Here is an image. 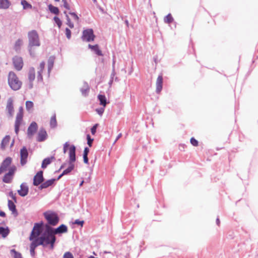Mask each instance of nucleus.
<instances>
[{"mask_svg":"<svg viewBox=\"0 0 258 258\" xmlns=\"http://www.w3.org/2000/svg\"><path fill=\"white\" fill-rule=\"evenodd\" d=\"M41 239V245L44 247L49 246V249L52 250L54 248V243L56 241V237L52 231V227L48 224L45 225V230L40 236Z\"/></svg>","mask_w":258,"mask_h":258,"instance_id":"f257e3e1","label":"nucleus"},{"mask_svg":"<svg viewBox=\"0 0 258 258\" xmlns=\"http://www.w3.org/2000/svg\"><path fill=\"white\" fill-rule=\"evenodd\" d=\"M28 49L30 55L34 57L35 56V47L40 46L38 34L36 30H32L28 33Z\"/></svg>","mask_w":258,"mask_h":258,"instance_id":"f03ea898","label":"nucleus"},{"mask_svg":"<svg viewBox=\"0 0 258 258\" xmlns=\"http://www.w3.org/2000/svg\"><path fill=\"white\" fill-rule=\"evenodd\" d=\"M8 83L10 87L15 91L19 90L22 85V82L13 72H10L9 74Z\"/></svg>","mask_w":258,"mask_h":258,"instance_id":"7ed1b4c3","label":"nucleus"},{"mask_svg":"<svg viewBox=\"0 0 258 258\" xmlns=\"http://www.w3.org/2000/svg\"><path fill=\"white\" fill-rule=\"evenodd\" d=\"M44 216L47 221L49 225L55 226L59 221V217L54 212H46L44 213Z\"/></svg>","mask_w":258,"mask_h":258,"instance_id":"20e7f679","label":"nucleus"},{"mask_svg":"<svg viewBox=\"0 0 258 258\" xmlns=\"http://www.w3.org/2000/svg\"><path fill=\"white\" fill-rule=\"evenodd\" d=\"M42 223H37L35 224L30 236L29 239L30 240H32L35 238H38V236H39L42 232Z\"/></svg>","mask_w":258,"mask_h":258,"instance_id":"39448f33","label":"nucleus"},{"mask_svg":"<svg viewBox=\"0 0 258 258\" xmlns=\"http://www.w3.org/2000/svg\"><path fill=\"white\" fill-rule=\"evenodd\" d=\"M95 35L92 29H88L83 31L82 36V39L83 41L90 42L93 41Z\"/></svg>","mask_w":258,"mask_h":258,"instance_id":"423d86ee","label":"nucleus"},{"mask_svg":"<svg viewBox=\"0 0 258 258\" xmlns=\"http://www.w3.org/2000/svg\"><path fill=\"white\" fill-rule=\"evenodd\" d=\"M35 79V70L33 67L29 68L28 72V87L31 89L33 87V81Z\"/></svg>","mask_w":258,"mask_h":258,"instance_id":"0eeeda50","label":"nucleus"},{"mask_svg":"<svg viewBox=\"0 0 258 258\" xmlns=\"http://www.w3.org/2000/svg\"><path fill=\"white\" fill-rule=\"evenodd\" d=\"M28 152L26 147H23L20 150V163L22 166L25 165L27 162Z\"/></svg>","mask_w":258,"mask_h":258,"instance_id":"6e6552de","label":"nucleus"},{"mask_svg":"<svg viewBox=\"0 0 258 258\" xmlns=\"http://www.w3.org/2000/svg\"><path fill=\"white\" fill-rule=\"evenodd\" d=\"M13 62L15 68L18 70H22L23 66V61L22 57L16 56L13 58Z\"/></svg>","mask_w":258,"mask_h":258,"instance_id":"1a4fd4ad","label":"nucleus"},{"mask_svg":"<svg viewBox=\"0 0 258 258\" xmlns=\"http://www.w3.org/2000/svg\"><path fill=\"white\" fill-rule=\"evenodd\" d=\"M43 171H40L34 176L33 184L35 186H38L43 182Z\"/></svg>","mask_w":258,"mask_h":258,"instance_id":"9d476101","label":"nucleus"},{"mask_svg":"<svg viewBox=\"0 0 258 258\" xmlns=\"http://www.w3.org/2000/svg\"><path fill=\"white\" fill-rule=\"evenodd\" d=\"M11 163L12 158L11 157H7L3 161L0 166V175L7 171Z\"/></svg>","mask_w":258,"mask_h":258,"instance_id":"9b49d317","label":"nucleus"},{"mask_svg":"<svg viewBox=\"0 0 258 258\" xmlns=\"http://www.w3.org/2000/svg\"><path fill=\"white\" fill-rule=\"evenodd\" d=\"M38 128L37 123L33 121L28 128L27 136L29 139H31L34 134L36 133Z\"/></svg>","mask_w":258,"mask_h":258,"instance_id":"f8f14e48","label":"nucleus"},{"mask_svg":"<svg viewBox=\"0 0 258 258\" xmlns=\"http://www.w3.org/2000/svg\"><path fill=\"white\" fill-rule=\"evenodd\" d=\"M23 114L17 113L15 122V132L17 135L19 131V127L21 124L23 119Z\"/></svg>","mask_w":258,"mask_h":258,"instance_id":"ddd939ff","label":"nucleus"},{"mask_svg":"<svg viewBox=\"0 0 258 258\" xmlns=\"http://www.w3.org/2000/svg\"><path fill=\"white\" fill-rule=\"evenodd\" d=\"M6 110L10 116H13L14 112L13 106V100L12 98H9L7 101Z\"/></svg>","mask_w":258,"mask_h":258,"instance_id":"4468645a","label":"nucleus"},{"mask_svg":"<svg viewBox=\"0 0 258 258\" xmlns=\"http://www.w3.org/2000/svg\"><path fill=\"white\" fill-rule=\"evenodd\" d=\"M76 161V147L72 145L69 149V163L74 164Z\"/></svg>","mask_w":258,"mask_h":258,"instance_id":"2eb2a0df","label":"nucleus"},{"mask_svg":"<svg viewBox=\"0 0 258 258\" xmlns=\"http://www.w3.org/2000/svg\"><path fill=\"white\" fill-rule=\"evenodd\" d=\"M29 191V188L26 183H22L20 185V189L18 190V194L21 197H25L27 195Z\"/></svg>","mask_w":258,"mask_h":258,"instance_id":"dca6fc26","label":"nucleus"},{"mask_svg":"<svg viewBox=\"0 0 258 258\" xmlns=\"http://www.w3.org/2000/svg\"><path fill=\"white\" fill-rule=\"evenodd\" d=\"M52 231L55 235L66 233L68 231V227L66 225L61 224L57 228H52Z\"/></svg>","mask_w":258,"mask_h":258,"instance_id":"f3484780","label":"nucleus"},{"mask_svg":"<svg viewBox=\"0 0 258 258\" xmlns=\"http://www.w3.org/2000/svg\"><path fill=\"white\" fill-rule=\"evenodd\" d=\"M45 64L44 61H42L40 63L39 67L38 68L37 79L38 82H41L43 80L42 73L44 69Z\"/></svg>","mask_w":258,"mask_h":258,"instance_id":"a211bd4d","label":"nucleus"},{"mask_svg":"<svg viewBox=\"0 0 258 258\" xmlns=\"http://www.w3.org/2000/svg\"><path fill=\"white\" fill-rule=\"evenodd\" d=\"M55 179H51L46 181L45 182H42V184L39 186V189H42L44 188H46L50 186H51L54 182Z\"/></svg>","mask_w":258,"mask_h":258,"instance_id":"6ab92c4d","label":"nucleus"},{"mask_svg":"<svg viewBox=\"0 0 258 258\" xmlns=\"http://www.w3.org/2000/svg\"><path fill=\"white\" fill-rule=\"evenodd\" d=\"M46 132L44 129L42 128L39 131L38 134L37 141L38 142L44 141L46 139Z\"/></svg>","mask_w":258,"mask_h":258,"instance_id":"aec40b11","label":"nucleus"},{"mask_svg":"<svg viewBox=\"0 0 258 258\" xmlns=\"http://www.w3.org/2000/svg\"><path fill=\"white\" fill-rule=\"evenodd\" d=\"M163 78L161 75L158 77L156 81V92L159 93L162 89Z\"/></svg>","mask_w":258,"mask_h":258,"instance_id":"412c9836","label":"nucleus"},{"mask_svg":"<svg viewBox=\"0 0 258 258\" xmlns=\"http://www.w3.org/2000/svg\"><path fill=\"white\" fill-rule=\"evenodd\" d=\"M88 47L90 48L92 51H93L98 56H102L103 54L102 53L101 50L99 49L98 45H92L91 44L88 45Z\"/></svg>","mask_w":258,"mask_h":258,"instance_id":"4be33fe9","label":"nucleus"},{"mask_svg":"<svg viewBox=\"0 0 258 258\" xmlns=\"http://www.w3.org/2000/svg\"><path fill=\"white\" fill-rule=\"evenodd\" d=\"M55 159L54 156L50 158H46L44 159L42 163L41 167L43 169L46 168L47 166L51 163V162Z\"/></svg>","mask_w":258,"mask_h":258,"instance_id":"5701e85b","label":"nucleus"},{"mask_svg":"<svg viewBox=\"0 0 258 258\" xmlns=\"http://www.w3.org/2000/svg\"><path fill=\"white\" fill-rule=\"evenodd\" d=\"M90 90V87L87 83L84 82L83 87L81 89L82 94L84 96H87Z\"/></svg>","mask_w":258,"mask_h":258,"instance_id":"b1692460","label":"nucleus"},{"mask_svg":"<svg viewBox=\"0 0 258 258\" xmlns=\"http://www.w3.org/2000/svg\"><path fill=\"white\" fill-rule=\"evenodd\" d=\"M11 5L9 0H0V9H8Z\"/></svg>","mask_w":258,"mask_h":258,"instance_id":"393cba45","label":"nucleus"},{"mask_svg":"<svg viewBox=\"0 0 258 258\" xmlns=\"http://www.w3.org/2000/svg\"><path fill=\"white\" fill-rule=\"evenodd\" d=\"M55 57L53 56H51L49 57L48 60V74L50 73L51 69L53 68L54 61Z\"/></svg>","mask_w":258,"mask_h":258,"instance_id":"a878e982","label":"nucleus"},{"mask_svg":"<svg viewBox=\"0 0 258 258\" xmlns=\"http://www.w3.org/2000/svg\"><path fill=\"white\" fill-rule=\"evenodd\" d=\"M10 140V136H6L2 140L1 143V149H5L6 146L8 145Z\"/></svg>","mask_w":258,"mask_h":258,"instance_id":"bb28decb","label":"nucleus"},{"mask_svg":"<svg viewBox=\"0 0 258 258\" xmlns=\"http://www.w3.org/2000/svg\"><path fill=\"white\" fill-rule=\"evenodd\" d=\"M8 207L9 210L11 211L13 214H17L16 206L14 203L10 200H8Z\"/></svg>","mask_w":258,"mask_h":258,"instance_id":"cd10ccee","label":"nucleus"},{"mask_svg":"<svg viewBox=\"0 0 258 258\" xmlns=\"http://www.w3.org/2000/svg\"><path fill=\"white\" fill-rule=\"evenodd\" d=\"M13 178V176L7 173L4 175L3 178V181L6 183H10L11 182Z\"/></svg>","mask_w":258,"mask_h":258,"instance_id":"c85d7f7f","label":"nucleus"},{"mask_svg":"<svg viewBox=\"0 0 258 258\" xmlns=\"http://www.w3.org/2000/svg\"><path fill=\"white\" fill-rule=\"evenodd\" d=\"M41 242V239L40 237L38 238H35V239H34L32 242L31 243L30 247H32L34 249L38 246V245H41L40 243Z\"/></svg>","mask_w":258,"mask_h":258,"instance_id":"c756f323","label":"nucleus"},{"mask_svg":"<svg viewBox=\"0 0 258 258\" xmlns=\"http://www.w3.org/2000/svg\"><path fill=\"white\" fill-rule=\"evenodd\" d=\"M75 168V164L69 163V167L62 172V175H67L70 173Z\"/></svg>","mask_w":258,"mask_h":258,"instance_id":"7c9ffc66","label":"nucleus"},{"mask_svg":"<svg viewBox=\"0 0 258 258\" xmlns=\"http://www.w3.org/2000/svg\"><path fill=\"white\" fill-rule=\"evenodd\" d=\"M98 98L100 101V105L105 107L106 105V99L105 95H99L98 96Z\"/></svg>","mask_w":258,"mask_h":258,"instance_id":"2f4dec72","label":"nucleus"},{"mask_svg":"<svg viewBox=\"0 0 258 258\" xmlns=\"http://www.w3.org/2000/svg\"><path fill=\"white\" fill-rule=\"evenodd\" d=\"M9 233V230L8 228H4L3 227H0V235L3 237H6Z\"/></svg>","mask_w":258,"mask_h":258,"instance_id":"473e14b6","label":"nucleus"},{"mask_svg":"<svg viewBox=\"0 0 258 258\" xmlns=\"http://www.w3.org/2000/svg\"><path fill=\"white\" fill-rule=\"evenodd\" d=\"M50 125L51 128H55L57 126V121L55 114H54L52 116H51L50 121Z\"/></svg>","mask_w":258,"mask_h":258,"instance_id":"72a5a7b5","label":"nucleus"},{"mask_svg":"<svg viewBox=\"0 0 258 258\" xmlns=\"http://www.w3.org/2000/svg\"><path fill=\"white\" fill-rule=\"evenodd\" d=\"M48 9L51 13H53L55 15H58L59 13V9H58V8L53 6L51 5H49L48 6Z\"/></svg>","mask_w":258,"mask_h":258,"instance_id":"f704fd0d","label":"nucleus"},{"mask_svg":"<svg viewBox=\"0 0 258 258\" xmlns=\"http://www.w3.org/2000/svg\"><path fill=\"white\" fill-rule=\"evenodd\" d=\"M23 42L22 39H18L16 41L15 44V49L16 51H18L20 49L21 46L23 45Z\"/></svg>","mask_w":258,"mask_h":258,"instance_id":"c9c22d12","label":"nucleus"},{"mask_svg":"<svg viewBox=\"0 0 258 258\" xmlns=\"http://www.w3.org/2000/svg\"><path fill=\"white\" fill-rule=\"evenodd\" d=\"M21 4L23 6V9L25 10L32 8V5L31 4H30L29 3H28L25 0L21 1Z\"/></svg>","mask_w":258,"mask_h":258,"instance_id":"e433bc0d","label":"nucleus"},{"mask_svg":"<svg viewBox=\"0 0 258 258\" xmlns=\"http://www.w3.org/2000/svg\"><path fill=\"white\" fill-rule=\"evenodd\" d=\"M11 255L14 258H23L20 253L17 252L14 249H11Z\"/></svg>","mask_w":258,"mask_h":258,"instance_id":"4c0bfd02","label":"nucleus"},{"mask_svg":"<svg viewBox=\"0 0 258 258\" xmlns=\"http://www.w3.org/2000/svg\"><path fill=\"white\" fill-rule=\"evenodd\" d=\"M164 21L165 23L170 24L173 21V19L171 15L169 14L164 18Z\"/></svg>","mask_w":258,"mask_h":258,"instance_id":"58836bf2","label":"nucleus"},{"mask_svg":"<svg viewBox=\"0 0 258 258\" xmlns=\"http://www.w3.org/2000/svg\"><path fill=\"white\" fill-rule=\"evenodd\" d=\"M33 107V103L31 101H27L26 102V108L27 111H30Z\"/></svg>","mask_w":258,"mask_h":258,"instance_id":"ea45409f","label":"nucleus"},{"mask_svg":"<svg viewBox=\"0 0 258 258\" xmlns=\"http://www.w3.org/2000/svg\"><path fill=\"white\" fill-rule=\"evenodd\" d=\"M64 14L66 15L67 23V24L71 28H73L74 27V24L71 22L70 18L67 14V12L64 11Z\"/></svg>","mask_w":258,"mask_h":258,"instance_id":"a19ab883","label":"nucleus"},{"mask_svg":"<svg viewBox=\"0 0 258 258\" xmlns=\"http://www.w3.org/2000/svg\"><path fill=\"white\" fill-rule=\"evenodd\" d=\"M16 169L17 168L15 166H11L9 169V172L8 173L13 176L15 171H16Z\"/></svg>","mask_w":258,"mask_h":258,"instance_id":"79ce46f5","label":"nucleus"},{"mask_svg":"<svg viewBox=\"0 0 258 258\" xmlns=\"http://www.w3.org/2000/svg\"><path fill=\"white\" fill-rule=\"evenodd\" d=\"M53 20L55 21V22L56 23V24L57 25L58 27L59 28H60L61 27V25L62 24L60 20L57 17H54L53 18Z\"/></svg>","mask_w":258,"mask_h":258,"instance_id":"37998d69","label":"nucleus"},{"mask_svg":"<svg viewBox=\"0 0 258 258\" xmlns=\"http://www.w3.org/2000/svg\"><path fill=\"white\" fill-rule=\"evenodd\" d=\"M63 258H74V256L70 252H66L63 254Z\"/></svg>","mask_w":258,"mask_h":258,"instance_id":"c03bdc74","label":"nucleus"},{"mask_svg":"<svg viewBox=\"0 0 258 258\" xmlns=\"http://www.w3.org/2000/svg\"><path fill=\"white\" fill-rule=\"evenodd\" d=\"M87 144L90 146L91 147L92 145V143L93 141V139L91 138V137L89 135H88L87 136Z\"/></svg>","mask_w":258,"mask_h":258,"instance_id":"a18cd8bd","label":"nucleus"},{"mask_svg":"<svg viewBox=\"0 0 258 258\" xmlns=\"http://www.w3.org/2000/svg\"><path fill=\"white\" fill-rule=\"evenodd\" d=\"M190 143L194 146H198V141L196 140L194 138H191L190 139Z\"/></svg>","mask_w":258,"mask_h":258,"instance_id":"49530a36","label":"nucleus"},{"mask_svg":"<svg viewBox=\"0 0 258 258\" xmlns=\"http://www.w3.org/2000/svg\"><path fill=\"white\" fill-rule=\"evenodd\" d=\"M66 35L68 39H70L71 37V30L67 28L66 29Z\"/></svg>","mask_w":258,"mask_h":258,"instance_id":"de8ad7c7","label":"nucleus"},{"mask_svg":"<svg viewBox=\"0 0 258 258\" xmlns=\"http://www.w3.org/2000/svg\"><path fill=\"white\" fill-rule=\"evenodd\" d=\"M98 124H95L91 129V132L92 135H94L96 132V128L98 126Z\"/></svg>","mask_w":258,"mask_h":258,"instance_id":"09e8293b","label":"nucleus"},{"mask_svg":"<svg viewBox=\"0 0 258 258\" xmlns=\"http://www.w3.org/2000/svg\"><path fill=\"white\" fill-rule=\"evenodd\" d=\"M63 4V7L67 10H70V7L69 5V4L67 2V0H64V1H62Z\"/></svg>","mask_w":258,"mask_h":258,"instance_id":"8fccbe9b","label":"nucleus"},{"mask_svg":"<svg viewBox=\"0 0 258 258\" xmlns=\"http://www.w3.org/2000/svg\"><path fill=\"white\" fill-rule=\"evenodd\" d=\"M9 196L12 198V199L15 202H17L16 197L15 196V195L14 194L13 191H10L9 193Z\"/></svg>","mask_w":258,"mask_h":258,"instance_id":"3c124183","label":"nucleus"},{"mask_svg":"<svg viewBox=\"0 0 258 258\" xmlns=\"http://www.w3.org/2000/svg\"><path fill=\"white\" fill-rule=\"evenodd\" d=\"M84 223V221H80L79 219L76 220L74 222V224L81 225V226H83Z\"/></svg>","mask_w":258,"mask_h":258,"instance_id":"603ef678","label":"nucleus"},{"mask_svg":"<svg viewBox=\"0 0 258 258\" xmlns=\"http://www.w3.org/2000/svg\"><path fill=\"white\" fill-rule=\"evenodd\" d=\"M96 111L97 112V113L100 115H102L104 111V108H99V109H96Z\"/></svg>","mask_w":258,"mask_h":258,"instance_id":"864d4df0","label":"nucleus"},{"mask_svg":"<svg viewBox=\"0 0 258 258\" xmlns=\"http://www.w3.org/2000/svg\"><path fill=\"white\" fill-rule=\"evenodd\" d=\"M69 146V144H68V143L66 142L64 145H63V153H66L67 151V149H68V148Z\"/></svg>","mask_w":258,"mask_h":258,"instance_id":"5fc2aeb1","label":"nucleus"},{"mask_svg":"<svg viewBox=\"0 0 258 258\" xmlns=\"http://www.w3.org/2000/svg\"><path fill=\"white\" fill-rule=\"evenodd\" d=\"M89 152V149L88 147H85L84 150L83 156H88Z\"/></svg>","mask_w":258,"mask_h":258,"instance_id":"6e6d98bb","label":"nucleus"},{"mask_svg":"<svg viewBox=\"0 0 258 258\" xmlns=\"http://www.w3.org/2000/svg\"><path fill=\"white\" fill-rule=\"evenodd\" d=\"M69 14L74 17V18L75 20H79L78 16L75 13L70 12Z\"/></svg>","mask_w":258,"mask_h":258,"instance_id":"4d7b16f0","label":"nucleus"},{"mask_svg":"<svg viewBox=\"0 0 258 258\" xmlns=\"http://www.w3.org/2000/svg\"><path fill=\"white\" fill-rule=\"evenodd\" d=\"M30 254L31 256H34L35 255V249L30 247Z\"/></svg>","mask_w":258,"mask_h":258,"instance_id":"13d9d810","label":"nucleus"},{"mask_svg":"<svg viewBox=\"0 0 258 258\" xmlns=\"http://www.w3.org/2000/svg\"><path fill=\"white\" fill-rule=\"evenodd\" d=\"M83 159L84 163L88 164V156H83Z\"/></svg>","mask_w":258,"mask_h":258,"instance_id":"bf43d9fd","label":"nucleus"},{"mask_svg":"<svg viewBox=\"0 0 258 258\" xmlns=\"http://www.w3.org/2000/svg\"><path fill=\"white\" fill-rule=\"evenodd\" d=\"M216 224L218 225V226H220V219L219 218V217L218 216L216 218Z\"/></svg>","mask_w":258,"mask_h":258,"instance_id":"052dcab7","label":"nucleus"},{"mask_svg":"<svg viewBox=\"0 0 258 258\" xmlns=\"http://www.w3.org/2000/svg\"><path fill=\"white\" fill-rule=\"evenodd\" d=\"M18 113H21V114H23V108L22 106L19 107V112Z\"/></svg>","mask_w":258,"mask_h":258,"instance_id":"680f3d73","label":"nucleus"},{"mask_svg":"<svg viewBox=\"0 0 258 258\" xmlns=\"http://www.w3.org/2000/svg\"><path fill=\"white\" fill-rule=\"evenodd\" d=\"M0 216L1 217H5L6 216L5 213L4 212H3V211H1L0 212Z\"/></svg>","mask_w":258,"mask_h":258,"instance_id":"e2e57ef3","label":"nucleus"},{"mask_svg":"<svg viewBox=\"0 0 258 258\" xmlns=\"http://www.w3.org/2000/svg\"><path fill=\"white\" fill-rule=\"evenodd\" d=\"M66 163H63V164L61 165V166H60V169H59V170H61V169H62L64 168L65 167V166H66Z\"/></svg>","mask_w":258,"mask_h":258,"instance_id":"0e129e2a","label":"nucleus"},{"mask_svg":"<svg viewBox=\"0 0 258 258\" xmlns=\"http://www.w3.org/2000/svg\"><path fill=\"white\" fill-rule=\"evenodd\" d=\"M125 23L126 26L128 27V25H129V22H128V20H126L125 21Z\"/></svg>","mask_w":258,"mask_h":258,"instance_id":"69168bd1","label":"nucleus"},{"mask_svg":"<svg viewBox=\"0 0 258 258\" xmlns=\"http://www.w3.org/2000/svg\"><path fill=\"white\" fill-rule=\"evenodd\" d=\"M121 137V134H119L118 136L116 138V141L118 139H119Z\"/></svg>","mask_w":258,"mask_h":258,"instance_id":"338daca9","label":"nucleus"},{"mask_svg":"<svg viewBox=\"0 0 258 258\" xmlns=\"http://www.w3.org/2000/svg\"><path fill=\"white\" fill-rule=\"evenodd\" d=\"M64 175H62V173L58 177L57 179H59L62 176Z\"/></svg>","mask_w":258,"mask_h":258,"instance_id":"774afa93","label":"nucleus"}]
</instances>
